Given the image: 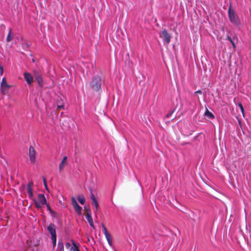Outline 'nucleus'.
Returning <instances> with one entry per match:
<instances>
[{
  "label": "nucleus",
  "mask_w": 251,
  "mask_h": 251,
  "mask_svg": "<svg viewBox=\"0 0 251 251\" xmlns=\"http://www.w3.org/2000/svg\"><path fill=\"white\" fill-rule=\"evenodd\" d=\"M102 79L100 76L95 75L90 83L91 88L94 91L99 92L101 89Z\"/></svg>",
  "instance_id": "1"
},
{
  "label": "nucleus",
  "mask_w": 251,
  "mask_h": 251,
  "mask_svg": "<svg viewBox=\"0 0 251 251\" xmlns=\"http://www.w3.org/2000/svg\"><path fill=\"white\" fill-rule=\"evenodd\" d=\"M228 15L230 22L237 26H239L241 22L238 16L236 14L235 12L232 9L231 5L230 4L228 9Z\"/></svg>",
  "instance_id": "2"
},
{
  "label": "nucleus",
  "mask_w": 251,
  "mask_h": 251,
  "mask_svg": "<svg viewBox=\"0 0 251 251\" xmlns=\"http://www.w3.org/2000/svg\"><path fill=\"white\" fill-rule=\"evenodd\" d=\"M11 87V85L7 83L6 78L3 77L1 81V94L2 95L8 94L9 90Z\"/></svg>",
  "instance_id": "3"
},
{
  "label": "nucleus",
  "mask_w": 251,
  "mask_h": 251,
  "mask_svg": "<svg viewBox=\"0 0 251 251\" xmlns=\"http://www.w3.org/2000/svg\"><path fill=\"white\" fill-rule=\"evenodd\" d=\"M159 36L163 39L164 42L168 44L171 41V35L169 33L166 29H164L159 33Z\"/></svg>",
  "instance_id": "4"
},
{
  "label": "nucleus",
  "mask_w": 251,
  "mask_h": 251,
  "mask_svg": "<svg viewBox=\"0 0 251 251\" xmlns=\"http://www.w3.org/2000/svg\"><path fill=\"white\" fill-rule=\"evenodd\" d=\"M35 155L36 151L34 148L32 146H30L29 148V160L32 164H34L35 163Z\"/></svg>",
  "instance_id": "5"
},
{
  "label": "nucleus",
  "mask_w": 251,
  "mask_h": 251,
  "mask_svg": "<svg viewBox=\"0 0 251 251\" xmlns=\"http://www.w3.org/2000/svg\"><path fill=\"white\" fill-rule=\"evenodd\" d=\"M33 74L39 85L42 87L43 85V79L40 73L37 71H34Z\"/></svg>",
  "instance_id": "6"
},
{
  "label": "nucleus",
  "mask_w": 251,
  "mask_h": 251,
  "mask_svg": "<svg viewBox=\"0 0 251 251\" xmlns=\"http://www.w3.org/2000/svg\"><path fill=\"white\" fill-rule=\"evenodd\" d=\"M24 76L25 80L26 81L27 83L30 85L33 82V78L31 75L28 72H25L24 74Z\"/></svg>",
  "instance_id": "7"
},
{
  "label": "nucleus",
  "mask_w": 251,
  "mask_h": 251,
  "mask_svg": "<svg viewBox=\"0 0 251 251\" xmlns=\"http://www.w3.org/2000/svg\"><path fill=\"white\" fill-rule=\"evenodd\" d=\"M33 185V183L32 182H29L27 185V192L28 195V197L30 199H33V190L32 188V186Z\"/></svg>",
  "instance_id": "8"
},
{
  "label": "nucleus",
  "mask_w": 251,
  "mask_h": 251,
  "mask_svg": "<svg viewBox=\"0 0 251 251\" xmlns=\"http://www.w3.org/2000/svg\"><path fill=\"white\" fill-rule=\"evenodd\" d=\"M47 229L51 234V237L56 236L55 226L53 224H50L48 226Z\"/></svg>",
  "instance_id": "9"
},
{
  "label": "nucleus",
  "mask_w": 251,
  "mask_h": 251,
  "mask_svg": "<svg viewBox=\"0 0 251 251\" xmlns=\"http://www.w3.org/2000/svg\"><path fill=\"white\" fill-rule=\"evenodd\" d=\"M67 157L64 156L60 163L59 165V170L60 172L62 171V170L64 169V167L67 164Z\"/></svg>",
  "instance_id": "10"
},
{
  "label": "nucleus",
  "mask_w": 251,
  "mask_h": 251,
  "mask_svg": "<svg viewBox=\"0 0 251 251\" xmlns=\"http://www.w3.org/2000/svg\"><path fill=\"white\" fill-rule=\"evenodd\" d=\"M38 199L39 202L42 204L44 205L46 203L47 201L44 194H39L38 195Z\"/></svg>",
  "instance_id": "11"
},
{
  "label": "nucleus",
  "mask_w": 251,
  "mask_h": 251,
  "mask_svg": "<svg viewBox=\"0 0 251 251\" xmlns=\"http://www.w3.org/2000/svg\"><path fill=\"white\" fill-rule=\"evenodd\" d=\"M85 217H86V218L87 220V221H88L90 226L94 228L95 226H94V223H93V219H92L91 214V215H90L89 214H86Z\"/></svg>",
  "instance_id": "12"
},
{
  "label": "nucleus",
  "mask_w": 251,
  "mask_h": 251,
  "mask_svg": "<svg viewBox=\"0 0 251 251\" xmlns=\"http://www.w3.org/2000/svg\"><path fill=\"white\" fill-rule=\"evenodd\" d=\"M58 251H64V244L62 240H59L57 245Z\"/></svg>",
  "instance_id": "13"
},
{
  "label": "nucleus",
  "mask_w": 251,
  "mask_h": 251,
  "mask_svg": "<svg viewBox=\"0 0 251 251\" xmlns=\"http://www.w3.org/2000/svg\"><path fill=\"white\" fill-rule=\"evenodd\" d=\"M13 39V36L12 35V29L11 28L8 29V34L6 37V41L10 42Z\"/></svg>",
  "instance_id": "14"
},
{
  "label": "nucleus",
  "mask_w": 251,
  "mask_h": 251,
  "mask_svg": "<svg viewBox=\"0 0 251 251\" xmlns=\"http://www.w3.org/2000/svg\"><path fill=\"white\" fill-rule=\"evenodd\" d=\"M104 235H105V238L108 243V244L110 246H111L112 245V238L111 237L110 234H109V232H108V233L105 234Z\"/></svg>",
  "instance_id": "15"
},
{
  "label": "nucleus",
  "mask_w": 251,
  "mask_h": 251,
  "mask_svg": "<svg viewBox=\"0 0 251 251\" xmlns=\"http://www.w3.org/2000/svg\"><path fill=\"white\" fill-rule=\"evenodd\" d=\"M77 199L79 203L81 204H83L85 202V198L82 195H79L77 196Z\"/></svg>",
  "instance_id": "16"
},
{
  "label": "nucleus",
  "mask_w": 251,
  "mask_h": 251,
  "mask_svg": "<svg viewBox=\"0 0 251 251\" xmlns=\"http://www.w3.org/2000/svg\"><path fill=\"white\" fill-rule=\"evenodd\" d=\"M75 211H76V212L78 214V215H80L81 214V209H82V208L81 206H80L77 203V204L76 205H75L73 206Z\"/></svg>",
  "instance_id": "17"
},
{
  "label": "nucleus",
  "mask_w": 251,
  "mask_h": 251,
  "mask_svg": "<svg viewBox=\"0 0 251 251\" xmlns=\"http://www.w3.org/2000/svg\"><path fill=\"white\" fill-rule=\"evenodd\" d=\"M204 115L211 119H212L214 118V116L213 115V114L211 112H210L207 109H206V111L204 113Z\"/></svg>",
  "instance_id": "18"
},
{
  "label": "nucleus",
  "mask_w": 251,
  "mask_h": 251,
  "mask_svg": "<svg viewBox=\"0 0 251 251\" xmlns=\"http://www.w3.org/2000/svg\"><path fill=\"white\" fill-rule=\"evenodd\" d=\"M71 251H80L76 244L73 241V246L71 247Z\"/></svg>",
  "instance_id": "19"
},
{
  "label": "nucleus",
  "mask_w": 251,
  "mask_h": 251,
  "mask_svg": "<svg viewBox=\"0 0 251 251\" xmlns=\"http://www.w3.org/2000/svg\"><path fill=\"white\" fill-rule=\"evenodd\" d=\"M34 201V203L35 204V206L37 208H41V204L40 203V202L37 201L35 199H32Z\"/></svg>",
  "instance_id": "20"
},
{
  "label": "nucleus",
  "mask_w": 251,
  "mask_h": 251,
  "mask_svg": "<svg viewBox=\"0 0 251 251\" xmlns=\"http://www.w3.org/2000/svg\"><path fill=\"white\" fill-rule=\"evenodd\" d=\"M92 202H93V204L95 206V212L96 213L97 210H98V207H99L98 202L97 199L93 201Z\"/></svg>",
  "instance_id": "21"
},
{
  "label": "nucleus",
  "mask_w": 251,
  "mask_h": 251,
  "mask_svg": "<svg viewBox=\"0 0 251 251\" xmlns=\"http://www.w3.org/2000/svg\"><path fill=\"white\" fill-rule=\"evenodd\" d=\"M84 210L86 212V214H89L90 215L91 214V210H90V208L89 207V206L88 207L85 206Z\"/></svg>",
  "instance_id": "22"
},
{
  "label": "nucleus",
  "mask_w": 251,
  "mask_h": 251,
  "mask_svg": "<svg viewBox=\"0 0 251 251\" xmlns=\"http://www.w3.org/2000/svg\"><path fill=\"white\" fill-rule=\"evenodd\" d=\"M227 39L231 42V43L232 44V46H233V48H236V45H235V44L234 43V42L232 40V39H231V38L229 36H227Z\"/></svg>",
  "instance_id": "23"
},
{
  "label": "nucleus",
  "mask_w": 251,
  "mask_h": 251,
  "mask_svg": "<svg viewBox=\"0 0 251 251\" xmlns=\"http://www.w3.org/2000/svg\"><path fill=\"white\" fill-rule=\"evenodd\" d=\"M51 240L52 241V245L53 248L55 247L56 244V236L51 237Z\"/></svg>",
  "instance_id": "24"
},
{
  "label": "nucleus",
  "mask_w": 251,
  "mask_h": 251,
  "mask_svg": "<svg viewBox=\"0 0 251 251\" xmlns=\"http://www.w3.org/2000/svg\"><path fill=\"white\" fill-rule=\"evenodd\" d=\"M238 106H239L242 114H244V107H243L242 104L241 102H240L238 103Z\"/></svg>",
  "instance_id": "25"
},
{
  "label": "nucleus",
  "mask_w": 251,
  "mask_h": 251,
  "mask_svg": "<svg viewBox=\"0 0 251 251\" xmlns=\"http://www.w3.org/2000/svg\"><path fill=\"white\" fill-rule=\"evenodd\" d=\"M71 202H72V204L73 206L77 204V202H76V201L74 197H72L71 198Z\"/></svg>",
  "instance_id": "26"
},
{
  "label": "nucleus",
  "mask_w": 251,
  "mask_h": 251,
  "mask_svg": "<svg viewBox=\"0 0 251 251\" xmlns=\"http://www.w3.org/2000/svg\"><path fill=\"white\" fill-rule=\"evenodd\" d=\"M43 182H44V185L46 188V189L49 191V189H48V186H47V181H46V179L45 177H43Z\"/></svg>",
  "instance_id": "27"
},
{
  "label": "nucleus",
  "mask_w": 251,
  "mask_h": 251,
  "mask_svg": "<svg viewBox=\"0 0 251 251\" xmlns=\"http://www.w3.org/2000/svg\"><path fill=\"white\" fill-rule=\"evenodd\" d=\"M174 110H172V111H171L170 112H169V113H168L166 115V118H169L170 117L172 114L174 113Z\"/></svg>",
  "instance_id": "28"
},
{
  "label": "nucleus",
  "mask_w": 251,
  "mask_h": 251,
  "mask_svg": "<svg viewBox=\"0 0 251 251\" xmlns=\"http://www.w3.org/2000/svg\"><path fill=\"white\" fill-rule=\"evenodd\" d=\"M91 199L92 201L96 199L94 195L92 193H91Z\"/></svg>",
  "instance_id": "29"
},
{
  "label": "nucleus",
  "mask_w": 251,
  "mask_h": 251,
  "mask_svg": "<svg viewBox=\"0 0 251 251\" xmlns=\"http://www.w3.org/2000/svg\"><path fill=\"white\" fill-rule=\"evenodd\" d=\"M65 247L67 249H69V248H70L71 247V244L70 243H66L65 244Z\"/></svg>",
  "instance_id": "30"
},
{
  "label": "nucleus",
  "mask_w": 251,
  "mask_h": 251,
  "mask_svg": "<svg viewBox=\"0 0 251 251\" xmlns=\"http://www.w3.org/2000/svg\"><path fill=\"white\" fill-rule=\"evenodd\" d=\"M46 206H47V207L48 209L50 211H51V208H50V204H49V203H47V202H46Z\"/></svg>",
  "instance_id": "31"
},
{
  "label": "nucleus",
  "mask_w": 251,
  "mask_h": 251,
  "mask_svg": "<svg viewBox=\"0 0 251 251\" xmlns=\"http://www.w3.org/2000/svg\"><path fill=\"white\" fill-rule=\"evenodd\" d=\"M102 230H103V231L104 234H106V233H108V232L107 231V229H106V227H104V228H103L102 229Z\"/></svg>",
  "instance_id": "32"
},
{
  "label": "nucleus",
  "mask_w": 251,
  "mask_h": 251,
  "mask_svg": "<svg viewBox=\"0 0 251 251\" xmlns=\"http://www.w3.org/2000/svg\"><path fill=\"white\" fill-rule=\"evenodd\" d=\"M57 107H58V109H61V108L63 109L64 108V105H58Z\"/></svg>",
  "instance_id": "33"
},
{
  "label": "nucleus",
  "mask_w": 251,
  "mask_h": 251,
  "mask_svg": "<svg viewBox=\"0 0 251 251\" xmlns=\"http://www.w3.org/2000/svg\"><path fill=\"white\" fill-rule=\"evenodd\" d=\"M195 93H200V94H201V90H198L197 91L195 92Z\"/></svg>",
  "instance_id": "34"
},
{
  "label": "nucleus",
  "mask_w": 251,
  "mask_h": 251,
  "mask_svg": "<svg viewBox=\"0 0 251 251\" xmlns=\"http://www.w3.org/2000/svg\"><path fill=\"white\" fill-rule=\"evenodd\" d=\"M101 227H102V229H103V228L105 227V226L104 225L103 223H102V224H101Z\"/></svg>",
  "instance_id": "35"
},
{
  "label": "nucleus",
  "mask_w": 251,
  "mask_h": 251,
  "mask_svg": "<svg viewBox=\"0 0 251 251\" xmlns=\"http://www.w3.org/2000/svg\"><path fill=\"white\" fill-rule=\"evenodd\" d=\"M3 74V68L1 66V75Z\"/></svg>",
  "instance_id": "36"
},
{
  "label": "nucleus",
  "mask_w": 251,
  "mask_h": 251,
  "mask_svg": "<svg viewBox=\"0 0 251 251\" xmlns=\"http://www.w3.org/2000/svg\"><path fill=\"white\" fill-rule=\"evenodd\" d=\"M32 62H33V63H34V62H35V60H34V58H33V59H32Z\"/></svg>",
  "instance_id": "37"
}]
</instances>
